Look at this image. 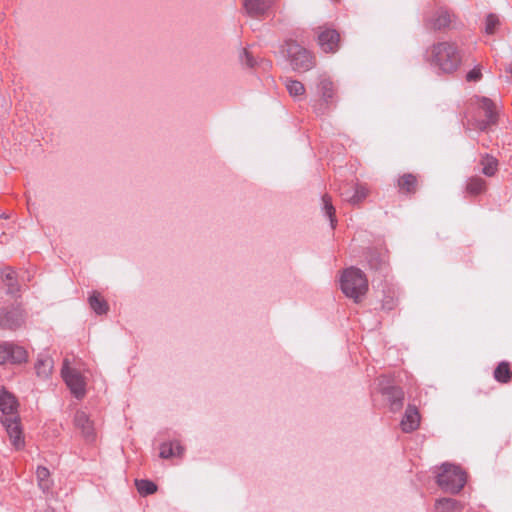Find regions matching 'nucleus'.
Wrapping results in <instances>:
<instances>
[{
    "mask_svg": "<svg viewBox=\"0 0 512 512\" xmlns=\"http://www.w3.org/2000/svg\"><path fill=\"white\" fill-rule=\"evenodd\" d=\"M482 78L481 67L476 66L466 74V80L468 82H477Z\"/></svg>",
    "mask_w": 512,
    "mask_h": 512,
    "instance_id": "2f4dec72",
    "label": "nucleus"
},
{
    "mask_svg": "<svg viewBox=\"0 0 512 512\" xmlns=\"http://www.w3.org/2000/svg\"><path fill=\"white\" fill-rule=\"evenodd\" d=\"M61 374L71 393L78 399L84 397L86 386L84 377L78 370L69 367L67 359L64 360Z\"/></svg>",
    "mask_w": 512,
    "mask_h": 512,
    "instance_id": "6e6552de",
    "label": "nucleus"
},
{
    "mask_svg": "<svg viewBox=\"0 0 512 512\" xmlns=\"http://www.w3.org/2000/svg\"><path fill=\"white\" fill-rule=\"evenodd\" d=\"M319 102L314 106V111L318 115L325 114L329 109L336 107L337 89L333 81L326 76H322L317 85Z\"/></svg>",
    "mask_w": 512,
    "mask_h": 512,
    "instance_id": "0eeeda50",
    "label": "nucleus"
},
{
    "mask_svg": "<svg viewBox=\"0 0 512 512\" xmlns=\"http://www.w3.org/2000/svg\"><path fill=\"white\" fill-rule=\"evenodd\" d=\"M465 113L468 123L480 131L498 122L497 104L485 96H472L467 102Z\"/></svg>",
    "mask_w": 512,
    "mask_h": 512,
    "instance_id": "f03ea898",
    "label": "nucleus"
},
{
    "mask_svg": "<svg viewBox=\"0 0 512 512\" xmlns=\"http://www.w3.org/2000/svg\"><path fill=\"white\" fill-rule=\"evenodd\" d=\"M273 0H244L246 13L251 17H261L271 8Z\"/></svg>",
    "mask_w": 512,
    "mask_h": 512,
    "instance_id": "ddd939ff",
    "label": "nucleus"
},
{
    "mask_svg": "<svg viewBox=\"0 0 512 512\" xmlns=\"http://www.w3.org/2000/svg\"><path fill=\"white\" fill-rule=\"evenodd\" d=\"M4 281L7 286V292L9 294H16L19 292L20 288L16 280L15 271L12 268H6L3 271Z\"/></svg>",
    "mask_w": 512,
    "mask_h": 512,
    "instance_id": "bb28decb",
    "label": "nucleus"
},
{
    "mask_svg": "<svg viewBox=\"0 0 512 512\" xmlns=\"http://www.w3.org/2000/svg\"><path fill=\"white\" fill-rule=\"evenodd\" d=\"M89 304L91 309L98 315L106 314L108 312L109 307L107 302L96 291L90 295Z\"/></svg>",
    "mask_w": 512,
    "mask_h": 512,
    "instance_id": "a878e982",
    "label": "nucleus"
},
{
    "mask_svg": "<svg viewBox=\"0 0 512 512\" xmlns=\"http://www.w3.org/2000/svg\"><path fill=\"white\" fill-rule=\"evenodd\" d=\"M480 165L482 173L487 177L494 176L498 171V160L490 154L481 155Z\"/></svg>",
    "mask_w": 512,
    "mask_h": 512,
    "instance_id": "aec40b11",
    "label": "nucleus"
},
{
    "mask_svg": "<svg viewBox=\"0 0 512 512\" xmlns=\"http://www.w3.org/2000/svg\"><path fill=\"white\" fill-rule=\"evenodd\" d=\"M426 61L442 74H453L462 63V51L456 43L437 42L426 51Z\"/></svg>",
    "mask_w": 512,
    "mask_h": 512,
    "instance_id": "f257e3e1",
    "label": "nucleus"
},
{
    "mask_svg": "<svg viewBox=\"0 0 512 512\" xmlns=\"http://www.w3.org/2000/svg\"><path fill=\"white\" fill-rule=\"evenodd\" d=\"M184 448L177 441L163 443L160 446V457L163 459H168L171 457H181L183 455Z\"/></svg>",
    "mask_w": 512,
    "mask_h": 512,
    "instance_id": "6ab92c4d",
    "label": "nucleus"
},
{
    "mask_svg": "<svg viewBox=\"0 0 512 512\" xmlns=\"http://www.w3.org/2000/svg\"><path fill=\"white\" fill-rule=\"evenodd\" d=\"M24 323V313L20 308L0 312V327L15 330Z\"/></svg>",
    "mask_w": 512,
    "mask_h": 512,
    "instance_id": "f8f14e48",
    "label": "nucleus"
},
{
    "mask_svg": "<svg viewBox=\"0 0 512 512\" xmlns=\"http://www.w3.org/2000/svg\"><path fill=\"white\" fill-rule=\"evenodd\" d=\"M397 305V299L392 295H386L382 300V309L390 311Z\"/></svg>",
    "mask_w": 512,
    "mask_h": 512,
    "instance_id": "473e14b6",
    "label": "nucleus"
},
{
    "mask_svg": "<svg viewBox=\"0 0 512 512\" xmlns=\"http://www.w3.org/2000/svg\"><path fill=\"white\" fill-rule=\"evenodd\" d=\"M18 402L16 398L6 390L0 391V411L3 416L1 423L6 429L11 444L20 449L24 446V438L20 426V418L18 415Z\"/></svg>",
    "mask_w": 512,
    "mask_h": 512,
    "instance_id": "7ed1b4c3",
    "label": "nucleus"
},
{
    "mask_svg": "<svg viewBox=\"0 0 512 512\" xmlns=\"http://www.w3.org/2000/svg\"><path fill=\"white\" fill-rule=\"evenodd\" d=\"M494 379L502 384L510 382L512 378V371L510 363L507 361L500 362L493 372Z\"/></svg>",
    "mask_w": 512,
    "mask_h": 512,
    "instance_id": "412c9836",
    "label": "nucleus"
},
{
    "mask_svg": "<svg viewBox=\"0 0 512 512\" xmlns=\"http://www.w3.org/2000/svg\"><path fill=\"white\" fill-rule=\"evenodd\" d=\"M487 189L486 181L479 176H472L467 180L466 192L470 195L476 196L484 193Z\"/></svg>",
    "mask_w": 512,
    "mask_h": 512,
    "instance_id": "4be33fe9",
    "label": "nucleus"
},
{
    "mask_svg": "<svg viewBox=\"0 0 512 512\" xmlns=\"http://www.w3.org/2000/svg\"><path fill=\"white\" fill-rule=\"evenodd\" d=\"M27 360V351L13 343L0 344V364H21Z\"/></svg>",
    "mask_w": 512,
    "mask_h": 512,
    "instance_id": "1a4fd4ad",
    "label": "nucleus"
},
{
    "mask_svg": "<svg viewBox=\"0 0 512 512\" xmlns=\"http://www.w3.org/2000/svg\"><path fill=\"white\" fill-rule=\"evenodd\" d=\"M136 488L140 495L148 496L157 491V485L147 479L135 480Z\"/></svg>",
    "mask_w": 512,
    "mask_h": 512,
    "instance_id": "c85d7f7f",
    "label": "nucleus"
},
{
    "mask_svg": "<svg viewBox=\"0 0 512 512\" xmlns=\"http://www.w3.org/2000/svg\"><path fill=\"white\" fill-rule=\"evenodd\" d=\"M369 262H370V266L376 267V265H374L371 260Z\"/></svg>",
    "mask_w": 512,
    "mask_h": 512,
    "instance_id": "f704fd0d",
    "label": "nucleus"
},
{
    "mask_svg": "<svg viewBox=\"0 0 512 512\" xmlns=\"http://www.w3.org/2000/svg\"><path fill=\"white\" fill-rule=\"evenodd\" d=\"M420 424V414L413 405H408L400 426L403 432L410 433L416 430Z\"/></svg>",
    "mask_w": 512,
    "mask_h": 512,
    "instance_id": "4468645a",
    "label": "nucleus"
},
{
    "mask_svg": "<svg viewBox=\"0 0 512 512\" xmlns=\"http://www.w3.org/2000/svg\"><path fill=\"white\" fill-rule=\"evenodd\" d=\"M74 424L80 429L83 436L91 440L94 438V426L89 416L84 411H77L74 416Z\"/></svg>",
    "mask_w": 512,
    "mask_h": 512,
    "instance_id": "2eb2a0df",
    "label": "nucleus"
},
{
    "mask_svg": "<svg viewBox=\"0 0 512 512\" xmlns=\"http://www.w3.org/2000/svg\"><path fill=\"white\" fill-rule=\"evenodd\" d=\"M53 359L48 355H39L35 370L39 377L48 378L53 370Z\"/></svg>",
    "mask_w": 512,
    "mask_h": 512,
    "instance_id": "a211bd4d",
    "label": "nucleus"
},
{
    "mask_svg": "<svg viewBox=\"0 0 512 512\" xmlns=\"http://www.w3.org/2000/svg\"><path fill=\"white\" fill-rule=\"evenodd\" d=\"M453 21V15L445 8H438L430 16L425 17V27L432 31L447 29Z\"/></svg>",
    "mask_w": 512,
    "mask_h": 512,
    "instance_id": "9d476101",
    "label": "nucleus"
},
{
    "mask_svg": "<svg viewBox=\"0 0 512 512\" xmlns=\"http://www.w3.org/2000/svg\"><path fill=\"white\" fill-rule=\"evenodd\" d=\"M342 292L354 302H359L368 291L366 275L358 268L345 269L340 278Z\"/></svg>",
    "mask_w": 512,
    "mask_h": 512,
    "instance_id": "20e7f679",
    "label": "nucleus"
},
{
    "mask_svg": "<svg viewBox=\"0 0 512 512\" xmlns=\"http://www.w3.org/2000/svg\"><path fill=\"white\" fill-rule=\"evenodd\" d=\"M318 44L326 53H334L339 48L340 35L335 29L320 28Z\"/></svg>",
    "mask_w": 512,
    "mask_h": 512,
    "instance_id": "9b49d317",
    "label": "nucleus"
},
{
    "mask_svg": "<svg viewBox=\"0 0 512 512\" xmlns=\"http://www.w3.org/2000/svg\"><path fill=\"white\" fill-rule=\"evenodd\" d=\"M382 394L387 397L392 411H398L403 406L404 392L399 387H386L381 390Z\"/></svg>",
    "mask_w": 512,
    "mask_h": 512,
    "instance_id": "f3484780",
    "label": "nucleus"
},
{
    "mask_svg": "<svg viewBox=\"0 0 512 512\" xmlns=\"http://www.w3.org/2000/svg\"><path fill=\"white\" fill-rule=\"evenodd\" d=\"M369 193L370 191L366 184L356 183L354 194L350 197H345V200L352 205H358L368 197Z\"/></svg>",
    "mask_w": 512,
    "mask_h": 512,
    "instance_id": "b1692460",
    "label": "nucleus"
},
{
    "mask_svg": "<svg viewBox=\"0 0 512 512\" xmlns=\"http://www.w3.org/2000/svg\"><path fill=\"white\" fill-rule=\"evenodd\" d=\"M397 187L400 193L415 194L418 189V176L412 173H405L397 180Z\"/></svg>",
    "mask_w": 512,
    "mask_h": 512,
    "instance_id": "dca6fc26",
    "label": "nucleus"
},
{
    "mask_svg": "<svg viewBox=\"0 0 512 512\" xmlns=\"http://www.w3.org/2000/svg\"><path fill=\"white\" fill-rule=\"evenodd\" d=\"M244 56H245V63H246V65L248 67H253L254 66L253 57L246 50H244Z\"/></svg>",
    "mask_w": 512,
    "mask_h": 512,
    "instance_id": "72a5a7b5",
    "label": "nucleus"
},
{
    "mask_svg": "<svg viewBox=\"0 0 512 512\" xmlns=\"http://www.w3.org/2000/svg\"><path fill=\"white\" fill-rule=\"evenodd\" d=\"M498 25H499V18L497 17V15L489 14L486 17L485 32L489 35L494 34Z\"/></svg>",
    "mask_w": 512,
    "mask_h": 512,
    "instance_id": "7c9ffc66",
    "label": "nucleus"
},
{
    "mask_svg": "<svg viewBox=\"0 0 512 512\" xmlns=\"http://www.w3.org/2000/svg\"><path fill=\"white\" fill-rule=\"evenodd\" d=\"M340 195H341L342 197H345V193H344V192H341V193H340Z\"/></svg>",
    "mask_w": 512,
    "mask_h": 512,
    "instance_id": "c9c22d12",
    "label": "nucleus"
},
{
    "mask_svg": "<svg viewBox=\"0 0 512 512\" xmlns=\"http://www.w3.org/2000/svg\"><path fill=\"white\" fill-rule=\"evenodd\" d=\"M285 85L292 97H300L305 94V87L300 81L289 79L286 81Z\"/></svg>",
    "mask_w": 512,
    "mask_h": 512,
    "instance_id": "c756f323",
    "label": "nucleus"
},
{
    "mask_svg": "<svg viewBox=\"0 0 512 512\" xmlns=\"http://www.w3.org/2000/svg\"><path fill=\"white\" fill-rule=\"evenodd\" d=\"M323 211L330 220L331 228L334 229L337 223L335 217V208L332 204V198L328 194L322 196Z\"/></svg>",
    "mask_w": 512,
    "mask_h": 512,
    "instance_id": "cd10ccee",
    "label": "nucleus"
},
{
    "mask_svg": "<svg viewBox=\"0 0 512 512\" xmlns=\"http://www.w3.org/2000/svg\"><path fill=\"white\" fill-rule=\"evenodd\" d=\"M437 512H460L462 505L453 498H441L435 502Z\"/></svg>",
    "mask_w": 512,
    "mask_h": 512,
    "instance_id": "5701e85b",
    "label": "nucleus"
},
{
    "mask_svg": "<svg viewBox=\"0 0 512 512\" xmlns=\"http://www.w3.org/2000/svg\"><path fill=\"white\" fill-rule=\"evenodd\" d=\"M36 477L38 481V486L43 492H48L52 488V480L50 478V471L44 467L39 466L36 470Z\"/></svg>",
    "mask_w": 512,
    "mask_h": 512,
    "instance_id": "393cba45",
    "label": "nucleus"
},
{
    "mask_svg": "<svg viewBox=\"0 0 512 512\" xmlns=\"http://www.w3.org/2000/svg\"><path fill=\"white\" fill-rule=\"evenodd\" d=\"M466 481V473L459 466L452 464H443L436 480L438 486L444 492L451 494L459 493L465 486Z\"/></svg>",
    "mask_w": 512,
    "mask_h": 512,
    "instance_id": "39448f33",
    "label": "nucleus"
},
{
    "mask_svg": "<svg viewBox=\"0 0 512 512\" xmlns=\"http://www.w3.org/2000/svg\"><path fill=\"white\" fill-rule=\"evenodd\" d=\"M285 46L287 56L294 70L308 71L314 67L315 63L312 54L296 41L288 39L285 42Z\"/></svg>",
    "mask_w": 512,
    "mask_h": 512,
    "instance_id": "423d86ee",
    "label": "nucleus"
}]
</instances>
